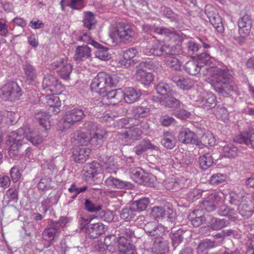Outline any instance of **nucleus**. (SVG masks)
<instances>
[{"instance_id": "aec40b11", "label": "nucleus", "mask_w": 254, "mask_h": 254, "mask_svg": "<svg viewBox=\"0 0 254 254\" xmlns=\"http://www.w3.org/2000/svg\"><path fill=\"white\" fill-rule=\"evenodd\" d=\"M172 80L178 87L184 90L191 89L194 84V81L191 78L181 76H173Z\"/></svg>"}, {"instance_id": "69168bd1", "label": "nucleus", "mask_w": 254, "mask_h": 254, "mask_svg": "<svg viewBox=\"0 0 254 254\" xmlns=\"http://www.w3.org/2000/svg\"><path fill=\"white\" fill-rule=\"evenodd\" d=\"M216 115L218 118L221 119L224 121L229 118V113L225 107H218L216 111Z\"/></svg>"}, {"instance_id": "4be33fe9", "label": "nucleus", "mask_w": 254, "mask_h": 254, "mask_svg": "<svg viewBox=\"0 0 254 254\" xmlns=\"http://www.w3.org/2000/svg\"><path fill=\"white\" fill-rule=\"evenodd\" d=\"M123 93L124 94V100L128 104H131L137 101L141 95L139 90L132 87L126 88Z\"/></svg>"}, {"instance_id": "c03bdc74", "label": "nucleus", "mask_w": 254, "mask_h": 254, "mask_svg": "<svg viewBox=\"0 0 254 254\" xmlns=\"http://www.w3.org/2000/svg\"><path fill=\"white\" fill-rule=\"evenodd\" d=\"M23 69L27 80H34L36 77V72L33 66L29 62H25L23 64Z\"/></svg>"}, {"instance_id": "603ef678", "label": "nucleus", "mask_w": 254, "mask_h": 254, "mask_svg": "<svg viewBox=\"0 0 254 254\" xmlns=\"http://www.w3.org/2000/svg\"><path fill=\"white\" fill-rule=\"evenodd\" d=\"M149 112V108L138 106L134 107L132 110L131 114L135 118H143L148 114Z\"/></svg>"}, {"instance_id": "dca6fc26", "label": "nucleus", "mask_w": 254, "mask_h": 254, "mask_svg": "<svg viewBox=\"0 0 254 254\" xmlns=\"http://www.w3.org/2000/svg\"><path fill=\"white\" fill-rule=\"evenodd\" d=\"M53 93L52 95H48L45 96L46 103L49 106V113L53 114H56L60 111L61 102L59 97Z\"/></svg>"}, {"instance_id": "6ab92c4d", "label": "nucleus", "mask_w": 254, "mask_h": 254, "mask_svg": "<svg viewBox=\"0 0 254 254\" xmlns=\"http://www.w3.org/2000/svg\"><path fill=\"white\" fill-rule=\"evenodd\" d=\"M91 153V149L87 147L76 148L72 152L73 160L78 163L84 162Z\"/></svg>"}, {"instance_id": "de8ad7c7", "label": "nucleus", "mask_w": 254, "mask_h": 254, "mask_svg": "<svg viewBox=\"0 0 254 254\" xmlns=\"http://www.w3.org/2000/svg\"><path fill=\"white\" fill-rule=\"evenodd\" d=\"M199 212V211L198 210H195L190 216L191 223L194 227H198L205 221V218L203 215L201 214L198 216H197Z\"/></svg>"}, {"instance_id": "4468645a", "label": "nucleus", "mask_w": 254, "mask_h": 254, "mask_svg": "<svg viewBox=\"0 0 254 254\" xmlns=\"http://www.w3.org/2000/svg\"><path fill=\"white\" fill-rule=\"evenodd\" d=\"M118 242V249L121 253L124 254H136L135 247L124 236L120 237Z\"/></svg>"}, {"instance_id": "b1692460", "label": "nucleus", "mask_w": 254, "mask_h": 254, "mask_svg": "<svg viewBox=\"0 0 254 254\" xmlns=\"http://www.w3.org/2000/svg\"><path fill=\"white\" fill-rule=\"evenodd\" d=\"M218 214L221 216H227L230 220L235 221L238 220L236 216L235 210L233 208H230L228 206L225 204L221 205L217 210Z\"/></svg>"}, {"instance_id": "3c124183", "label": "nucleus", "mask_w": 254, "mask_h": 254, "mask_svg": "<svg viewBox=\"0 0 254 254\" xmlns=\"http://www.w3.org/2000/svg\"><path fill=\"white\" fill-rule=\"evenodd\" d=\"M238 211L241 216L245 218H248L251 217L253 213V208L246 203L239 205Z\"/></svg>"}, {"instance_id": "052dcab7", "label": "nucleus", "mask_w": 254, "mask_h": 254, "mask_svg": "<svg viewBox=\"0 0 254 254\" xmlns=\"http://www.w3.org/2000/svg\"><path fill=\"white\" fill-rule=\"evenodd\" d=\"M71 221V219L67 217H61L58 221H51V222L55 225L57 228L60 231V229L66 226V224Z\"/></svg>"}, {"instance_id": "e2e57ef3", "label": "nucleus", "mask_w": 254, "mask_h": 254, "mask_svg": "<svg viewBox=\"0 0 254 254\" xmlns=\"http://www.w3.org/2000/svg\"><path fill=\"white\" fill-rule=\"evenodd\" d=\"M160 122L163 126L168 127L172 125H175L176 121L172 117L165 115L161 117Z\"/></svg>"}, {"instance_id": "1a4fd4ad", "label": "nucleus", "mask_w": 254, "mask_h": 254, "mask_svg": "<svg viewBox=\"0 0 254 254\" xmlns=\"http://www.w3.org/2000/svg\"><path fill=\"white\" fill-rule=\"evenodd\" d=\"M198 105L206 110L213 108L216 104V97L211 93L202 92L196 100Z\"/></svg>"}, {"instance_id": "7ed1b4c3", "label": "nucleus", "mask_w": 254, "mask_h": 254, "mask_svg": "<svg viewBox=\"0 0 254 254\" xmlns=\"http://www.w3.org/2000/svg\"><path fill=\"white\" fill-rule=\"evenodd\" d=\"M119 82L117 75L100 72L93 79L90 87L92 91L102 94L105 93L109 87L117 86Z\"/></svg>"}, {"instance_id": "864d4df0", "label": "nucleus", "mask_w": 254, "mask_h": 254, "mask_svg": "<svg viewBox=\"0 0 254 254\" xmlns=\"http://www.w3.org/2000/svg\"><path fill=\"white\" fill-rule=\"evenodd\" d=\"M243 198V195L242 193H236L234 191H231L229 193V202L231 204L239 205Z\"/></svg>"}, {"instance_id": "a18cd8bd", "label": "nucleus", "mask_w": 254, "mask_h": 254, "mask_svg": "<svg viewBox=\"0 0 254 254\" xmlns=\"http://www.w3.org/2000/svg\"><path fill=\"white\" fill-rule=\"evenodd\" d=\"M149 203V199L147 197H143L138 200L134 201L131 205L136 212L143 211L147 207Z\"/></svg>"}, {"instance_id": "423d86ee", "label": "nucleus", "mask_w": 254, "mask_h": 254, "mask_svg": "<svg viewBox=\"0 0 254 254\" xmlns=\"http://www.w3.org/2000/svg\"><path fill=\"white\" fill-rule=\"evenodd\" d=\"M21 91L17 83L8 82L1 88L0 97L4 101H14L21 95Z\"/></svg>"}, {"instance_id": "c85d7f7f", "label": "nucleus", "mask_w": 254, "mask_h": 254, "mask_svg": "<svg viewBox=\"0 0 254 254\" xmlns=\"http://www.w3.org/2000/svg\"><path fill=\"white\" fill-rule=\"evenodd\" d=\"M215 241L208 239L201 240L199 243L197 247V252L198 254H203L210 249L214 248L216 247Z\"/></svg>"}, {"instance_id": "2f4dec72", "label": "nucleus", "mask_w": 254, "mask_h": 254, "mask_svg": "<svg viewBox=\"0 0 254 254\" xmlns=\"http://www.w3.org/2000/svg\"><path fill=\"white\" fill-rule=\"evenodd\" d=\"M161 143L167 149H172L176 145V140L174 135L169 131L165 132Z\"/></svg>"}, {"instance_id": "58836bf2", "label": "nucleus", "mask_w": 254, "mask_h": 254, "mask_svg": "<svg viewBox=\"0 0 254 254\" xmlns=\"http://www.w3.org/2000/svg\"><path fill=\"white\" fill-rule=\"evenodd\" d=\"M95 46L97 48L95 51L96 57L103 61H106L110 59V55L108 54V48L104 47L99 44L96 43Z\"/></svg>"}, {"instance_id": "09e8293b", "label": "nucleus", "mask_w": 254, "mask_h": 254, "mask_svg": "<svg viewBox=\"0 0 254 254\" xmlns=\"http://www.w3.org/2000/svg\"><path fill=\"white\" fill-rule=\"evenodd\" d=\"M50 116L45 112L38 113L36 115V119L38 121L39 124L43 126L46 129L50 128Z\"/></svg>"}, {"instance_id": "0e129e2a", "label": "nucleus", "mask_w": 254, "mask_h": 254, "mask_svg": "<svg viewBox=\"0 0 254 254\" xmlns=\"http://www.w3.org/2000/svg\"><path fill=\"white\" fill-rule=\"evenodd\" d=\"M51 180L50 178H42L37 185V188L39 190L42 191L46 190L50 188Z\"/></svg>"}, {"instance_id": "6e6d98bb", "label": "nucleus", "mask_w": 254, "mask_h": 254, "mask_svg": "<svg viewBox=\"0 0 254 254\" xmlns=\"http://www.w3.org/2000/svg\"><path fill=\"white\" fill-rule=\"evenodd\" d=\"M228 224L227 221L224 219H214L212 220L211 228L214 230H218L226 227Z\"/></svg>"}, {"instance_id": "7c9ffc66", "label": "nucleus", "mask_w": 254, "mask_h": 254, "mask_svg": "<svg viewBox=\"0 0 254 254\" xmlns=\"http://www.w3.org/2000/svg\"><path fill=\"white\" fill-rule=\"evenodd\" d=\"M208 17L210 23L213 25L216 30L220 33H223L224 28L222 19L219 14L217 13H214L212 15L209 14Z\"/></svg>"}, {"instance_id": "c9c22d12", "label": "nucleus", "mask_w": 254, "mask_h": 254, "mask_svg": "<svg viewBox=\"0 0 254 254\" xmlns=\"http://www.w3.org/2000/svg\"><path fill=\"white\" fill-rule=\"evenodd\" d=\"M136 211L132 205L129 207L124 208L120 212L121 218L126 221L133 220L136 216Z\"/></svg>"}, {"instance_id": "412c9836", "label": "nucleus", "mask_w": 254, "mask_h": 254, "mask_svg": "<svg viewBox=\"0 0 254 254\" xmlns=\"http://www.w3.org/2000/svg\"><path fill=\"white\" fill-rule=\"evenodd\" d=\"M143 229L145 233L150 237L155 238L163 235V228L157 225L155 222H149L144 224Z\"/></svg>"}, {"instance_id": "f704fd0d", "label": "nucleus", "mask_w": 254, "mask_h": 254, "mask_svg": "<svg viewBox=\"0 0 254 254\" xmlns=\"http://www.w3.org/2000/svg\"><path fill=\"white\" fill-rule=\"evenodd\" d=\"M215 140L212 133L207 132L204 133L199 140L197 138L196 145L199 147L202 146H212L215 144Z\"/></svg>"}, {"instance_id": "49530a36", "label": "nucleus", "mask_w": 254, "mask_h": 254, "mask_svg": "<svg viewBox=\"0 0 254 254\" xmlns=\"http://www.w3.org/2000/svg\"><path fill=\"white\" fill-rule=\"evenodd\" d=\"M184 233V232L182 230L179 229L177 231L170 234L172 246L174 249H176L183 241Z\"/></svg>"}, {"instance_id": "39448f33", "label": "nucleus", "mask_w": 254, "mask_h": 254, "mask_svg": "<svg viewBox=\"0 0 254 254\" xmlns=\"http://www.w3.org/2000/svg\"><path fill=\"white\" fill-rule=\"evenodd\" d=\"M142 52L147 56L156 57L178 54L175 47L170 46L160 41H154L151 45L143 48Z\"/></svg>"}, {"instance_id": "f3484780", "label": "nucleus", "mask_w": 254, "mask_h": 254, "mask_svg": "<svg viewBox=\"0 0 254 254\" xmlns=\"http://www.w3.org/2000/svg\"><path fill=\"white\" fill-rule=\"evenodd\" d=\"M178 140L183 143L195 145L197 141V138L194 132L188 128H184L180 131Z\"/></svg>"}, {"instance_id": "a878e982", "label": "nucleus", "mask_w": 254, "mask_h": 254, "mask_svg": "<svg viewBox=\"0 0 254 254\" xmlns=\"http://www.w3.org/2000/svg\"><path fill=\"white\" fill-rule=\"evenodd\" d=\"M157 146L152 144L148 140H143L133 148V151L138 155L143 154L148 149H156Z\"/></svg>"}, {"instance_id": "8fccbe9b", "label": "nucleus", "mask_w": 254, "mask_h": 254, "mask_svg": "<svg viewBox=\"0 0 254 254\" xmlns=\"http://www.w3.org/2000/svg\"><path fill=\"white\" fill-rule=\"evenodd\" d=\"M156 90L158 94L160 95V97H164L169 95L170 91V87L168 84L161 82L159 83L156 86ZM159 99V97L158 98Z\"/></svg>"}, {"instance_id": "72a5a7b5", "label": "nucleus", "mask_w": 254, "mask_h": 254, "mask_svg": "<svg viewBox=\"0 0 254 254\" xmlns=\"http://www.w3.org/2000/svg\"><path fill=\"white\" fill-rule=\"evenodd\" d=\"M61 5L63 10H64L65 6L76 10H81L84 7L83 0H62Z\"/></svg>"}, {"instance_id": "393cba45", "label": "nucleus", "mask_w": 254, "mask_h": 254, "mask_svg": "<svg viewBox=\"0 0 254 254\" xmlns=\"http://www.w3.org/2000/svg\"><path fill=\"white\" fill-rule=\"evenodd\" d=\"M135 78L144 85L149 84L154 79L152 73L141 69H136Z\"/></svg>"}, {"instance_id": "bb28decb", "label": "nucleus", "mask_w": 254, "mask_h": 254, "mask_svg": "<svg viewBox=\"0 0 254 254\" xmlns=\"http://www.w3.org/2000/svg\"><path fill=\"white\" fill-rule=\"evenodd\" d=\"M240 138V143L250 145L254 148V129L253 127H249L244 133L241 134Z\"/></svg>"}, {"instance_id": "4d7b16f0", "label": "nucleus", "mask_w": 254, "mask_h": 254, "mask_svg": "<svg viewBox=\"0 0 254 254\" xmlns=\"http://www.w3.org/2000/svg\"><path fill=\"white\" fill-rule=\"evenodd\" d=\"M164 186L167 190L175 189L176 190L181 189L184 187V185L173 179H168L164 182Z\"/></svg>"}, {"instance_id": "c756f323", "label": "nucleus", "mask_w": 254, "mask_h": 254, "mask_svg": "<svg viewBox=\"0 0 254 254\" xmlns=\"http://www.w3.org/2000/svg\"><path fill=\"white\" fill-rule=\"evenodd\" d=\"M252 18L249 14H245L240 17L238 21L239 30L250 33L252 28Z\"/></svg>"}, {"instance_id": "20e7f679", "label": "nucleus", "mask_w": 254, "mask_h": 254, "mask_svg": "<svg viewBox=\"0 0 254 254\" xmlns=\"http://www.w3.org/2000/svg\"><path fill=\"white\" fill-rule=\"evenodd\" d=\"M28 131H30V127L28 126H25L10 133L6 141V144L9 147V154L11 157L18 155L19 149L25 143L26 134L28 133Z\"/></svg>"}, {"instance_id": "37998d69", "label": "nucleus", "mask_w": 254, "mask_h": 254, "mask_svg": "<svg viewBox=\"0 0 254 254\" xmlns=\"http://www.w3.org/2000/svg\"><path fill=\"white\" fill-rule=\"evenodd\" d=\"M222 153L225 157L234 158L237 155V149L232 143L222 146Z\"/></svg>"}, {"instance_id": "5fc2aeb1", "label": "nucleus", "mask_w": 254, "mask_h": 254, "mask_svg": "<svg viewBox=\"0 0 254 254\" xmlns=\"http://www.w3.org/2000/svg\"><path fill=\"white\" fill-rule=\"evenodd\" d=\"M84 207L88 212L90 213L96 212L102 209L101 205L95 204L89 199L85 200Z\"/></svg>"}, {"instance_id": "a211bd4d", "label": "nucleus", "mask_w": 254, "mask_h": 254, "mask_svg": "<svg viewBox=\"0 0 254 254\" xmlns=\"http://www.w3.org/2000/svg\"><path fill=\"white\" fill-rule=\"evenodd\" d=\"M106 230L105 226L101 223L89 224L86 229V233L92 239H95L103 234Z\"/></svg>"}, {"instance_id": "13d9d810", "label": "nucleus", "mask_w": 254, "mask_h": 254, "mask_svg": "<svg viewBox=\"0 0 254 254\" xmlns=\"http://www.w3.org/2000/svg\"><path fill=\"white\" fill-rule=\"evenodd\" d=\"M226 176L223 174L217 173L213 174L209 180V183L212 185H218L226 180Z\"/></svg>"}, {"instance_id": "bf43d9fd", "label": "nucleus", "mask_w": 254, "mask_h": 254, "mask_svg": "<svg viewBox=\"0 0 254 254\" xmlns=\"http://www.w3.org/2000/svg\"><path fill=\"white\" fill-rule=\"evenodd\" d=\"M9 174L12 181L14 183L18 182L21 177L19 168L17 166L12 167L9 171Z\"/></svg>"}, {"instance_id": "79ce46f5", "label": "nucleus", "mask_w": 254, "mask_h": 254, "mask_svg": "<svg viewBox=\"0 0 254 254\" xmlns=\"http://www.w3.org/2000/svg\"><path fill=\"white\" fill-rule=\"evenodd\" d=\"M26 140L29 141L33 145L40 144L43 141V138L40 136L36 130H31L30 128V131L26 134Z\"/></svg>"}, {"instance_id": "ea45409f", "label": "nucleus", "mask_w": 254, "mask_h": 254, "mask_svg": "<svg viewBox=\"0 0 254 254\" xmlns=\"http://www.w3.org/2000/svg\"><path fill=\"white\" fill-rule=\"evenodd\" d=\"M142 132L136 126L122 134V136L127 139L138 140L139 139Z\"/></svg>"}, {"instance_id": "774afa93", "label": "nucleus", "mask_w": 254, "mask_h": 254, "mask_svg": "<svg viewBox=\"0 0 254 254\" xmlns=\"http://www.w3.org/2000/svg\"><path fill=\"white\" fill-rule=\"evenodd\" d=\"M201 205L202 208H204L206 211L209 212L214 211L216 207L214 202L209 200L207 198L203 200Z\"/></svg>"}, {"instance_id": "cd10ccee", "label": "nucleus", "mask_w": 254, "mask_h": 254, "mask_svg": "<svg viewBox=\"0 0 254 254\" xmlns=\"http://www.w3.org/2000/svg\"><path fill=\"white\" fill-rule=\"evenodd\" d=\"M158 101L166 107L178 108L180 107L181 103L174 97L169 95L163 97H159Z\"/></svg>"}, {"instance_id": "473e14b6", "label": "nucleus", "mask_w": 254, "mask_h": 254, "mask_svg": "<svg viewBox=\"0 0 254 254\" xmlns=\"http://www.w3.org/2000/svg\"><path fill=\"white\" fill-rule=\"evenodd\" d=\"M82 22L84 26L88 30L93 29L96 23L95 15L91 11L84 12Z\"/></svg>"}, {"instance_id": "f03ea898", "label": "nucleus", "mask_w": 254, "mask_h": 254, "mask_svg": "<svg viewBox=\"0 0 254 254\" xmlns=\"http://www.w3.org/2000/svg\"><path fill=\"white\" fill-rule=\"evenodd\" d=\"M134 35L135 32L131 26L123 22L118 23L109 32V37L113 46L127 43Z\"/></svg>"}, {"instance_id": "338daca9", "label": "nucleus", "mask_w": 254, "mask_h": 254, "mask_svg": "<svg viewBox=\"0 0 254 254\" xmlns=\"http://www.w3.org/2000/svg\"><path fill=\"white\" fill-rule=\"evenodd\" d=\"M165 210L161 206H155L152 208L151 214L156 219L163 218Z\"/></svg>"}, {"instance_id": "e433bc0d", "label": "nucleus", "mask_w": 254, "mask_h": 254, "mask_svg": "<svg viewBox=\"0 0 254 254\" xmlns=\"http://www.w3.org/2000/svg\"><path fill=\"white\" fill-rule=\"evenodd\" d=\"M59 231L58 229L55 227V225L51 222L50 226L44 230L42 234L43 237L46 241H52Z\"/></svg>"}, {"instance_id": "680f3d73", "label": "nucleus", "mask_w": 254, "mask_h": 254, "mask_svg": "<svg viewBox=\"0 0 254 254\" xmlns=\"http://www.w3.org/2000/svg\"><path fill=\"white\" fill-rule=\"evenodd\" d=\"M155 64L152 61L142 62L136 66V69H141L146 71V69H153L155 67Z\"/></svg>"}, {"instance_id": "0eeeda50", "label": "nucleus", "mask_w": 254, "mask_h": 254, "mask_svg": "<svg viewBox=\"0 0 254 254\" xmlns=\"http://www.w3.org/2000/svg\"><path fill=\"white\" fill-rule=\"evenodd\" d=\"M52 69H57L61 77L64 80L69 79L72 70V66L68 63L66 58H61L55 61L51 64Z\"/></svg>"}, {"instance_id": "ddd939ff", "label": "nucleus", "mask_w": 254, "mask_h": 254, "mask_svg": "<svg viewBox=\"0 0 254 254\" xmlns=\"http://www.w3.org/2000/svg\"><path fill=\"white\" fill-rule=\"evenodd\" d=\"M104 183L106 186L118 189H129L133 187L130 182L124 181L112 176L107 178Z\"/></svg>"}, {"instance_id": "5701e85b", "label": "nucleus", "mask_w": 254, "mask_h": 254, "mask_svg": "<svg viewBox=\"0 0 254 254\" xmlns=\"http://www.w3.org/2000/svg\"><path fill=\"white\" fill-rule=\"evenodd\" d=\"M91 56V49L87 46H78L76 47L74 57L75 61L80 62Z\"/></svg>"}, {"instance_id": "9d476101", "label": "nucleus", "mask_w": 254, "mask_h": 254, "mask_svg": "<svg viewBox=\"0 0 254 254\" xmlns=\"http://www.w3.org/2000/svg\"><path fill=\"white\" fill-rule=\"evenodd\" d=\"M45 89L49 90L54 94H60L64 89V87L57 77L53 75L45 77L43 81Z\"/></svg>"}, {"instance_id": "2eb2a0df", "label": "nucleus", "mask_w": 254, "mask_h": 254, "mask_svg": "<svg viewBox=\"0 0 254 254\" xmlns=\"http://www.w3.org/2000/svg\"><path fill=\"white\" fill-rule=\"evenodd\" d=\"M153 249L157 254H166L169 250L168 242L162 237V235L154 238Z\"/></svg>"}, {"instance_id": "f257e3e1", "label": "nucleus", "mask_w": 254, "mask_h": 254, "mask_svg": "<svg viewBox=\"0 0 254 254\" xmlns=\"http://www.w3.org/2000/svg\"><path fill=\"white\" fill-rule=\"evenodd\" d=\"M215 59L209 54L202 53L198 57V61H190L186 63L185 70L189 74L195 75L201 70H205L203 74L214 89L223 95H228L235 87L233 72L227 67L216 66Z\"/></svg>"}, {"instance_id": "a19ab883", "label": "nucleus", "mask_w": 254, "mask_h": 254, "mask_svg": "<svg viewBox=\"0 0 254 254\" xmlns=\"http://www.w3.org/2000/svg\"><path fill=\"white\" fill-rule=\"evenodd\" d=\"M156 30L157 34L163 35L170 39H176L179 37V34L173 29H170L165 27H158Z\"/></svg>"}, {"instance_id": "f8f14e48", "label": "nucleus", "mask_w": 254, "mask_h": 254, "mask_svg": "<svg viewBox=\"0 0 254 254\" xmlns=\"http://www.w3.org/2000/svg\"><path fill=\"white\" fill-rule=\"evenodd\" d=\"M130 172L132 178L136 181L142 182L144 185L151 186L153 185V179L154 176L148 175L144 176L142 170L140 168H131Z\"/></svg>"}, {"instance_id": "6e6552de", "label": "nucleus", "mask_w": 254, "mask_h": 254, "mask_svg": "<svg viewBox=\"0 0 254 254\" xmlns=\"http://www.w3.org/2000/svg\"><path fill=\"white\" fill-rule=\"evenodd\" d=\"M85 116L84 112L79 107H74L67 110L63 117L64 123L69 127L80 121Z\"/></svg>"}, {"instance_id": "4c0bfd02", "label": "nucleus", "mask_w": 254, "mask_h": 254, "mask_svg": "<svg viewBox=\"0 0 254 254\" xmlns=\"http://www.w3.org/2000/svg\"><path fill=\"white\" fill-rule=\"evenodd\" d=\"M213 158L210 153H206L199 158V163L200 168L203 170H206L213 163Z\"/></svg>"}, {"instance_id": "9b49d317", "label": "nucleus", "mask_w": 254, "mask_h": 254, "mask_svg": "<svg viewBox=\"0 0 254 254\" xmlns=\"http://www.w3.org/2000/svg\"><path fill=\"white\" fill-rule=\"evenodd\" d=\"M85 127L90 131L91 141H96L101 144L104 135L106 134L105 131L98 129L96 124L95 123H87L85 124Z\"/></svg>"}]
</instances>
